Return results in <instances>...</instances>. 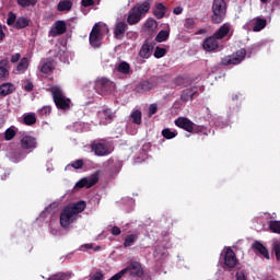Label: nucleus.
<instances>
[{
  "mask_svg": "<svg viewBox=\"0 0 280 280\" xmlns=\"http://www.w3.org/2000/svg\"><path fill=\"white\" fill-rule=\"evenodd\" d=\"M16 88L12 83H2L0 85V96L5 97L7 95H12Z\"/></svg>",
  "mask_w": 280,
  "mask_h": 280,
  "instance_id": "nucleus-25",
  "label": "nucleus"
},
{
  "mask_svg": "<svg viewBox=\"0 0 280 280\" xmlns=\"http://www.w3.org/2000/svg\"><path fill=\"white\" fill-rule=\"evenodd\" d=\"M130 117L133 124H136L137 126H141V110L136 109L131 113Z\"/></svg>",
  "mask_w": 280,
  "mask_h": 280,
  "instance_id": "nucleus-37",
  "label": "nucleus"
},
{
  "mask_svg": "<svg viewBox=\"0 0 280 280\" xmlns=\"http://www.w3.org/2000/svg\"><path fill=\"white\" fill-rule=\"evenodd\" d=\"M158 110H159V105L151 104L149 107V116L152 117V115H156Z\"/></svg>",
  "mask_w": 280,
  "mask_h": 280,
  "instance_id": "nucleus-51",
  "label": "nucleus"
},
{
  "mask_svg": "<svg viewBox=\"0 0 280 280\" xmlns=\"http://www.w3.org/2000/svg\"><path fill=\"white\" fill-rule=\"evenodd\" d=\"M236 280H246V275L244 271L236 272Z\"/></svg>",
  "mask_w": 280,
  "mask_h": 280,
  "instance_id": "nucleus-56",
  "label": "nucleus"
},
{
  "mask_svg": "<svg viewBox=\"0 0 280 280\" xmlns=\"http://www.w3.org/2000/svg\"><path fill=\"white\" fill-rule=\"evenodd\" d=\"M151 80L153 84L156 86L158 84H163L170 81V74H162V75H152Z\"/></svg>",
  "mask_w": 280,
  "mask_h": 280,
  "instance_id": "nucleus-30",
  "label": "nucleus"
},
{
  "mask_svg": "<svg viewBox=\"0 0 280 280\" xmlns=\"http://www.w3.org/2000/svg\"><path fill=\"white\" fill-rule=\"evenodd\" d=\"M237 256L233 248L228 247L223 254V264L225 268H235L237 266Z\"/></svg>",
  "mask_w": 280,
  "mask_h": 280,
  "instance_id": "nucleus-9",
  "label": "nucleus"
},
{
  "mask_svg": "<svg viewBox=\"0 0 280 280\" xmlns=\"http://www.w3.org/2000/svg\"><path fill=\"white\" fill-rule=\"evenodd\" d=\"M23 124L25 126H34L36 124V115L35 114H25L23 117Z\"/></svg>",
  "mask_w": 280,
  "mask_h": 280,
  "instance_id": "nucleus-34",
  "label": "nucleus"
},
{
  "mask_svg": "<svg viewBox=\"0 0 280 280\" xmlns=\"http://www.w3.org/2000/svg\"><path fill=\"white\" fill-rule=\"evenodd\" d=\"M229 32H231V24L225 23L219 27V30L213 34V36L219 40H222V38L229 36Z\"/></svg>",
  "mask_w": 280,
  "mask_h": 280,
  "instance_id": "nucleus-23",
  "label": "nucleus"
},
{
  "mask_svg": "<svg viewBox=\"0 0 280 280\" xmlns=\"http://www.w3.org/2000/svg\"><path fill=\"white\" fill-rule=\"evenodd\" d=\"M67 33V22L66 21H57L55 23V27L49 31V36H62V34Z\"/></svg>",
  "mask_w": 280,
  "mask_h": 280,
  "instance_id": "nucleus-14",
  "label": "nucleus"
},
{
  "mask_svg": "<svg viewBox=\"0 0 280 280\" xmlns=\"http://www.w3.org/2000/svg\"><path fill=\"white\" fill-rule=\"evenodd\" d=\"M71 8H73V2L70 0H61L57 5L58 12H69Z\"/></svg>",
  "mask_w": 280,
  "mask_h": 280,
  "instance_id": "nucleus-26",
  "label": "nucleus"
},
{
  "mask_svg": "<svg viewBox=\"0 0 280 280\" xmlns=\"http://www.w3.org/2000/svg\"><path fill=\"white\" fill-rule=\"evenodd\" d=\"M142 16L133 9V7L129 10L127 16L128 25H137L141 21Z\"/></svg>",
  "mask_w": 280,
  "mask_h": 280,
  "instance_id": "nucleus-22",
  "label": "nucleus"
},
{
  "mask_svg": "<svg viewBox=\"0 0 280 280\" xmlns=\"http://www.w3.org/2000/svg\"><path fill=\"white\" fill-rule=\"evenodd\" d=\"M27 67H30V59L23 57L16 66L18 73H25V71H27Z\"/></svg>",
  "mask_w": 280,
  "mask_h": 280,
  "instance_id": "nucleus-28",
  "label": "nucleus"
},
{
  "mask_svg": "<svg viewBox=\"0 0 280 280\" xmlns=\"http://www.w3.org/2000/svg\"><path fill=\"white\" fill-rule=\"evenodd\" d=\"M18 3L21 5V8H30V5H36L38 0H18Z\"/></svg>",
  "mask_w": 280,
  "mask_h": 280,
  "instance_id": "nucleus-43",
  "label": "nucleus"
},
{
  "mask_svg": "<svg viewBox=\"0 0 280 280\" xmlns=\"http://www.w3.org/2000/svg\"><path fill=\"white\" fill-rule=\"evenodd\" d=\"M89 280H104V273L96 271Z\"/></svg>",
  "mask_w": 280,
  "mask_h": 280,
  "instance_id": "nucleus-52",
  "label": "nucleus"
},
{
  "mask_svg": "<svg viewBox=\"0 0 280 280\" xmlns=\"http://www.w3.org/2000/svg\"><path fill=\"white\" fill-rule=\"evenodd\" d=\"M88 248H91V245H85Z\"/></svg>",
  "mask_w": 280,
  "mask_h": 280,
  "instance_id": "nucleus-63",
  "label": "nucleus"
},
{
  "mask_svg": "<svg viewBox=\"0 0 280 280\" xmlns=\"http://www.w3.org/2000/svg\"><path fill=\"white\" fill-rule=\"evenodd\" d=\"M167 12V7L163 4L162 2H158L155 4V10L153 11V15L155 19L161 20L165 16V13Z\"/></svg>",
  "mask_w": 280,
  "mask_h": 280,
  "instance_id": "nucleus-24",
  "label": "nucleus"
},
{
  "mask_svg": "<svg viewBox=\"0 0 280 280\" xmlns=\"http://www.w3.org/2000/svg\"><path fill=\"white\" fill-rule=\"evenodd\" d=\"M100 183V173H94L89 177H83L75 184L77 189H82L86 187V189H91V187H95Z\"/></svg>",
  "mask_w": 280,
  "mask_h": 280,
  "instance_id": "nucleus-7",
  "label": "nucleus"
},
{
  "mask_svg": "<svg viewBox=\"0 0 280 280\" xmlns=\"http://www.w3.org/2000/svg\"><path fill=\"white\" fill-rule=\"evenodd\" d=\"M267 22L266 20L258 18L256 19L254 26H253V32H261V30H264V27H266Z\"/></svg>",
  "mask_w": 280,
  "mask_h": 280,
  "instance_id": "nucleus-33",
  "label": "nucleus"
},
{
  "mask_svg": "<svg viewBox=\"0 0 280 280\" xmlns=\"http://www.w3.org/2000/svg\"><path fill=\"white\" fill-rule=\"evenodd\" d=\"M10 61L8 59L0 60V80H8L10 78Z\"/></svg>",
  "mask_w": 280,
  "mask_h": 280,
  "instance_id": "nucleus-19",
  "label": "nucleus"
},
{
  "mask_svg": "<svg viewBox=\"0 0 280 280\" xmlns=\"http://www.w3.org/2000/svg\"><path fill=\"white\" fill-rule=\"evenodd\" d=\"M39 115H42V116L51 115V106L46 105V106L42 107L39 109Z\"/></svg>",
  "mask_w": 280,
  "mask_h": 280,
  "instance_id": "nucleus-48",
  "label": "nucleus"
},
{
  "mask_svg": "<svg viewBox=\"0 0 280 280\" xmlns=\"http://www.w3.org/2000/svg\"><path fill=\"white\" fill-rule=\"evenodd\" d=\"M21 60V54H14L11 56V62L15 65V62H19Z\"/></svg>",
  "mask_w": 280,
  "mask_h": 280,
  "instance_id": "nucleus-54",
  "label": "nucleus"
},
{
  "mask_svg": "<svg viewBox=\"0 0 280 280\" xmlns=\"http://www.w3.org/2000/svg\"><path fill=\"white\" fill-rule=\"evenodd\" d=\"M170 38V32L160 31L155 37L156 43H165Z\"/></svg>",
  "mask_w": 280,
  "mask_h": 280,
  "instance_id": "nucleus-36",
  "label": "nucleus"
},
{
  "mask_svg": "<svg viewBox=\"0 0 280 280\" xmlns=\"http://www.w3.org/2000/svg\"><path fill=\"white\" fill-rule=\"evenodd\" d=\"M81 5H83V8H91V5H95V1L94 0H82Z\"/></svg>",
  "mask_w": 280,
  "mask_h": 280,
  "instance_id": "nucleus-53",
  "label": "nucleus"
},
{
  "mask_svg": "<svg viewBox=\"0 0 280 280\" xmlns=\"http://www.w3.org/2000/svg\"><path fill=\"white\" fill-rule=\"evenodd\" d=\"M152 89H156V85L152 82V77L148 80L140 81L136 86L137 93H148V91H152Z\"/></svg>",
  "mask_w": 280,
  "mask_h": 280,
  "instance_id": "nucleus-16",
  "label": "nucleus"
},
{
  "mask_svg": "<svg viewBox=\"0 0 280 280\" xmlns=\"http://www.w3.org/2000/svg\"><path fill=\"white\" fill-rule=\"evenodd\" d=\"M95 91L98 95H108V93L115 91V83L105 78L100 79L95 83Z\"/></svg>",
  "mask_w": 280,
  "mask_h": 280,
  "instance_id": "nucleus-6",
  "label": "nucleus"
},
{
  "mask_svg": "<svg viewBox=\"0 0 280 280\" xmlns=\"http://www.w3.org/2000/svg\"><path fill=\"white\" fill-rule=\"evenodd\" d=\"M194 97H198V90L196 88H188L182 91L180 101L189 102V100H194Z\"/></svg>",
  "mask_w": 280,
  "mask_h": 280,
  "instance_id": "nucleus-20",
  "label": "nucleus"
},
{
  "mask_svg": "<svg viewBox=\"0 0 280 280\" xmlns=\"http://www.w3.org/2000/svg\"><path fill=\"white\" fill-rule=\"evenodd\" d=\"M86 209V201H77L70 203L63 208L60 213V226L62 229H69L73 222H78V215Z\"/></svg>",
  "mask_w": 280,
  "mask_h": 280,
  "instance_id": "nucleus-1",
  "label": "nucleus"
},
{
  "mask_svg": "<svg viewBox=\"0 0 280 280\" xmlns=\"http://www.w3.org/2000/svg\"><path fill=\"white\" fill-rule=\"evenodd\" d=\"M112 235H121V229H119V226H113L112 228Z\"/></svg>",
  "mask_w": 280,
  "mask_h": 280,
  "instance_id": "nucleus-55",
  "label": "nucleus"
},
{
  "mask_svg": "<svg viewBox=\"0 0 280 280\" xmlns=\"http://www.w3.org/2000/svg\"><path fill=\"white\" fill-rule=\"evenodd\" d=\"M71 167H73L74 170H82V167H84V161L83 160H77V161L71 163Z\"/></svg>",
  "mask_w": 280,
  "mask_h": 280,
  "instance_id": "nucleus-49",
  "label": "nucleus"
},
{
  "mask_svg": "<svg viewBox=\"0 0 280 280\" xmlns=\"http://www.w3.org/2000/svg\"><path fill=\"white\" fill-rule=\"evenodd\" d=\"M52 278L54 280H69L71 279V272H58Z\"/></svg>",
  "mask_w": 280,
  "mask_h": 280,
  "instance_id": "nucleus-41",
  "label": "nucleus"
},
{
  "mask_svg": "<svg viewBox=\"0 0 280 280\" xmlns=\"http://www.w3.org/2000/svg\"><path fill=\"white\" fill-rule=\"evenodd\" d=\"M52 95V101L57 106L58 110H70L71 108V98L65 95V92L60 86H52L50 89Z\"/></svg>",
  "mask_w": 280,
  "mask_h": 280,
  "instance_id": "nucleus-2",
  "label": "nucleus"
},
{
  "mask_svg": "<svg viewBox=\"0 0 280 280\" xmlns=\"http://www.w3.org/2000/svg\"><path fill=\"white\" fill-rule=\"evenodd\" d=\"M244 58H246V48H241L232 55L223 57L221 59V65L224 67H229L231 65H241Z\"/></svg>",
  "mask_w": 280,
  "mask_h": 280,
  "instance_id": "nucleus-5",
  "label": "nucleus"
},
{
  "mask_svg": "<svg viewBox=\"0 0 280 280\" xmlns=\"http://www.w3.org/2000/svg\"><path fill=\"white\" fill-rule=\"evenodd\" d=\"M195 26H196V20H194V18L186 19L184 24V27L186 30H194Z\"/></svg>",
  "mask_w": 280,
  "mask_h": 280,
  "instance_id": "nucleus-45",
  "label": "nucleus"
},
{
  "mask_svg": "<svg viewBox=\"0 0 280 280\" xmlns=\"http://www.w3.org/2000/svg\"><path fill=\"white\" fill-rule=\"evenodd\" d=\"M42 73H45L46 75H49V73L54 72V61L48 60L44 62L40 67Z\"/></svg>",
  "mask_w": 280,
  "mask_h": 280,
  "instance_id": "nucleus-31",
  "label": "nucleus"
},
{
  "mask_svg": "<svg viewBox=\"0 0 280 280\" xmlns=\"http://www.w3.org/2000/svg\"><path fill=\"white\" fill-rule=\"evenodd\" d=\"M152 8V0H144L143 2L136 3L132 9L139 13L142 18L150 12V9Z\"/></svg>",
  "mask_w": 280,
  "mask_h": 280,
  "instance_id": "nucleus-13",
  "label": "nucleus"
},
{
  "mask_svg": "<svg viewBox=\"0 0 280 280\" xmlns=\"http://www.w3.org/2000/svg\"><path fill=\"white\" fill-rule=\"evenodd\" d=\"M218 40L219 39L214 35L207 37L202 43L205 51H208L209 54L218 51V49H220V42Z\"/></svg>",
  "mask_w": 280,
  "mask_h": 280,
  "instance_id": "nucleus-10",
  "label": "nucleus"
},
{
  "mask_svg": "<svg viewBox=\"0 0 280 280\" xmlns=\"http://www.w3.org/2000/svg\"><path fill=\"white\" fill-rule=\"evenodd\" d=\"M122 270H125V275H128V272H130L131 277H143V275H144L143 267L141 266V262H139V261H131Z\"/></svg>",
  "mask_w": 280,
  "mask_h": 280,
  "instance_id": "nucleus-11",
  "label": "nucleus"
},
{
  "mask_svg": "<svg viewBox=\"0 0 280 280\" xmlns=\"http://www.w3.org/2000/svg\"><path fill=\"white\" fill-rule=\"evenodd\" d=\"M173 13L178 15V14H183V7H176L174 10H173Z\"/></svg>",
  "mask_w": 280,
  "mask_h": 280,
  "instance_id": "nucleus-58",
  "label": "nucleus"
},
{
  "mask_svg": "<svg viewBox=\"0 0 280 280\" xmlns=\"http://www.w3.org/2000/svg\"><path fill=\"white\" fill-rule=\"evenodd\" d=\"M14 27L15 30H25V27H30V19L25 16L18 18Z\"/></svg>",
  "mask_w": 280,
  "mask_h": 280,
  "instance_id": "nucleus-27",
  "label": "nucleus"
},
{
  "mask_svg": "<svg viewBox=\"0 0 280 280\" xmlns=\"http://www.w3.org/2000/svg\"><path fill=\"white\" fill-rule=\"evenodd\" d=\"M253 250H256L257 253H259V255H262V257H265V259H270V253L268 252V248L265 247L264 244H261V242L256 241L253 245H252Z\"/></svg>",
  "mask_w": 280,
  "mask_h": 280,
  "instance_id": "nucleus-21",
  "label": "nucleus"
},
{
  "mask_svg": "<svg viewBox=\"0 0 280 280\" xmlns=\"http://www.w3.org/2000/svg\"><path fill=\"white\" fill-rule=\"evenodd\" d=\"M16 15L14 14V12H9L8 14V19H7V24L9 25V27H14V25H16Z\"/></svg>",
  "mask_w": 280,
  "mask_h": 280,
  "instance_id": "nucleus-42",
  "label": "nucleus"
},
{
  "mask_svg": "<svg viewBox=\"0 0 280 280\" xmlns=\"http://www.w3.org/2000/svg\"><path fill=\"white\" fill-rule=\"evenodd\" d=\"M102 31L100 27V24H94L91 33H90V45H92V47H94L95 49H97L98 47L102 46Z\"/></svg>",
  "mask_w": 280,
  "mask_h": 280,
  "instance_id": "nucleus-8",
  "label": "nucleus"
},
{
  "mask_svg": "<svg viewBox=\"0 0 280 280\" xmlns=\"http://www.w3.org/2000/svg\"><path fill=\"white\" fill-rule=\"evenodd\" d=\"M260 2H262V3H268V0H260Z\"/></svg>",
  "mask_w": 280,
  "mask_h": 280,
  "instance_id": "nucleus-62",
  "label": "nucleus"
},
{
  "mask_svg": "<svg viewBox=\"0 0 280 280\" xmlns=\"http://www.w3.org/2000/svg\"><path fill=\"white\" fill-rule=\"evenodd\" d=\"M273 253L276 255V259L280 261V243L279 242L273 243Z\"/></svg>",
  "mask_w": 280,
  "mask_h": 280,
  "instance_id": "nucleus-50",
  "label": "nucleus"
},
{
  "mask_svg": "<svg viewBox=\"0 0 280 280\" xmlns=\"http://www.w3.org/2000/svg\"><path fill=\"white\" fill-rule=\"evenodd\" d=\"M100 115H103L106 121H113V117H115L110 108L103 109L102 112H100Z\"/></svg>",
  "mask_w": 280,
  "mask_h": 280,
  "instance_id": "nucleus-40",
  "label": "nucleus"
},
{
  "mask_svg": "<svg viewBox=\"0 0 280 280\" xmlns=\"http://www.w3.org/2000/svg\"><path fill=\"white\" fill-rule=\"evenodd\" d=\"M117 70L119 73H124V75H128V73H130V63H128L126 61H121L118 65Z\"/></svg>",
  "mask_w": 280,
  "mask_h": 280,
  "instance_id": "nucleus-35",
  "label": "nucleus"
},
{
  "mask_svg": "<svg viewBox=\"0 0 280 280\" xmlns=\"http://www.w3.org/2000/svg\"><path fill=\"white\" fill-rule=\"evenodd\" d=\"M226 18V1L213 0L211 21L214 25H220Z\"/></svg>",
  "mask_w": 280,
  "mask_h": 280,
  "instance_id": "nucleus-3",
  "label": "nucleus"
},
{
  "mask_svg": "<svg viewBox=\"0 0 280 280\" xmlns=\"http://www.w3.org/2000/svg\"><path fill=\"white\" fill-rule=\"evenodd\" d=\"M137 240H139V234L127 235L124 242V247L130 248V246H135V242H137Z\"/></svg>",
  "mask_w": 280,
  "mask_h": 280,
  "instance_id": "nucleus-29",
  "label": "nucleus"
},
{
  "mask_svg": "<svg viewBox=\"0 0 280 280\" xmlns=\"http://www.w3.org/2000/svg\"><path fill=\"white\" fill-rule=\"evenodd\" d=\"M5 38V33L3 32V25L0 24V43Z\"/></svg>",
  "mask_w": 280,
  "mask_h": 280,
  "instance_id": "nucleus-59",
  "label": "nucleus"
},
{
  "mask_svg": "<svg viewBox=\"0 0 280 280\" xmlns=\"http://www.w3.org/2000/svg\"><path fill=\"white\" fill-rule=\"evenodd\" d=\"M268 224L271 233H278L280 235V221H269Z\"/></svg>",
  "mask_w": 280,
  "mask_h": 280,
  "instance_id": "nucleus-38",
  "label": "nucleus"
},
{
  "mask_svg": "<svg viewBox=\"0 0 280 280\" xmlns=\"http://www.w3.org/2000/svg\"><path fill=\"white\" fill-rule=\"evenodd\" d=\"M24 91H34V84L32 82H28L25 86H24Z\"/></svg>",
  "mask_w": 280,
  "mask_h": 280,
  "instance_id": "nucleus-57",
  "label": "nucleus"
},
{
  "mask_svg": "<svg viewBox=\"0 0 280 280\" xmlns=\"http://www.w3.org/2000/svg\"><path fill=\"white\" fill-rule=\"evenodd\" d=\"M197 34H207V30L201 28V30H199V31L197 32Z\"/></svg>",
  "mask_w": 280,
  "mask_h": 280,
  "instance_id": "nucleus-61",
  "label": "nucleus"
},
{
  "mask_svg": "<svg viewBox=\"0 0 280 280\" xmlns=\"http://www.w3.org/2000/svg\"><path fill=\"white\" fill-rule=\"evenodd\" d=\"M126 30H128V24H126V22L116 23L115 28H114V37L117 40H121V38H124V36L126 34Z\"/></svg>",
  "mask_w": 280,
  "mask_h": 280,
  "instance_id": "nucleus-18",
  "label": "nucleus"
},
{
  "mask_svg": "<svg viewBox=\"0 0 280 280\" xmlns=\"http://www.w3.org/2000/svg\"><path fill=\"white\" fill-rule=\"evenodd\" d=\"M14 137H16V131L12 128H8L4 132L5 141H12Z\"/></svg>",
  "mask_w": 280,
  "mask_h": 280,
  "instance_id": "nucleus-44",
  "label": "nucleus"
},
{
  "mask_svg": "<svg viewBox=\"0 0 280 280\" xmlns=\"http://www.w3.org/2000/svg\"><path fill=\"white\" fill-rule=\"evenodd\" d=\"M145 27L148 30H153V27H156L158 26V23H156V20L154 19H149L147 20V22L144 23Z\"/></svg>",
  "mask_w": 280,
  "mask_h": 280,
  "instance_id": "nucleus-47",
  "label": "nucleus"
},
{
  "mask_svg": "<svg viewBox=\"0 0 280 280\" xmlns=\"http://www.w3.org/2000/svg\"><path fill=\"white\" fill-rule=\"evenodd\" d=\"M273 5H277V8L280 9V0H273Z\"/></svg>",
  "mask_w": 280,
  "mask_h": 280,
  "instance_id": "nucleus-60",
  "label": "nucleus"
},
{
  "mask_svg": "<svg viewBox=\"0 0 280 280\" xmlns=\"http://www.w3.org/2000/svg\"><path fill=\"white\" fill-rule=\"evenodd\" d=\"M152 51H154V45L147 39L140 48L139 56L140 58L148 59L152 56Z\"/></svg>",
  "mask_w": 280,
  "mask_h": 280,
  "instance_id": "nucleus-17",
  "label": "nucleus"
},
{
  "mask_svg": "<svg viewBox=\"0 0 280 280\" xmlns=\"http://www.w3.org/2000/svg\"><path fill=\"white\" fill-rule=\"evenodd\" d=\"M91 150L94 152L96 156H108L110 152H113V149H110V145L108 144V141L101 139V140H94L91 143Z\"/></svg>",
  "mask_w": 280,
  "mask_h": 280,
  "instance_id": "nucleus-4",
  "label": "nucleus"
},
{
  "mask_svg": "<svg viewBox=\"0 0 280 280\" xmlns=\"http://www.w3.org/2000/svg\"><path fill=\"white\" fill-rule=\"evenodd\" d=\"M177 132L176 131H172V129L166 128L162 130V136L164 137V139H174L177 137Z\"/></svg>",
  "mask_w": 280,
  "mask_h": 280,
  "instance_id": "nucleus-39",
  "label": "nucleus"
},
{
  "mask_svg": "<svg viewBox=\"0 0 280 280\" xmlns=\"http://www.w3.org/2000/svg\"><path fill=\"white\" fill-rule=\"evenodd\" d=\"M166 54L167 49L158 46L154 51V58H163Z\"/></svg>",
  "mask_w": 280,
  "mask_h": 280,
  "instance_id": "nucleus-46",
  "label": "nucleus"
},
{
  "mask_svg": "<svg viewBox=\"0 0 280 280\" xmlns=\"http://www.w3.org/2000/svg\"><path fill=\"white\" fill-rule=\"evenodd\" d=\"M20 145L22 150H35L37 142L33 136H24L21 139Z\"/></svg>",
  "mask_w": 280,
  "mask_h": 280,
  "instance_id": "nucleus-15",
  "label": "nucleus"
},
{
  "mask_svg": "<svg viewBox=\"0 0 280 280\" xmlns=\"http://www.w3.org/2000/svg\"><path fill=\"white\" fill-rule=\"evenodd\" d=\"M175 126L182 128V130H186V132H194V121L187 117H178L175 120Z\"/></svg>",
  "mask_w": 280,
  "mask_h": 280,
  "instance_id": "nucleus-12",
  "label": "nucleus"
},
{
  "mask_svg": "<svg viewBox=\"0 0 280 280\" xmlns=\"http://www.w3.org/2000/svg\"><path fill=\"white\" fill-rule=\"evenodd\" d=\"M192 132L194 135H205L206 137L209 136V132H207V127L202 125H196L192 122Z\"/></svg>",
  "mask_w": 280,
  "mask_h": 280,
  "instance_id": "nucleus-32",
  "label": "nucleus"
}]
</instances>
